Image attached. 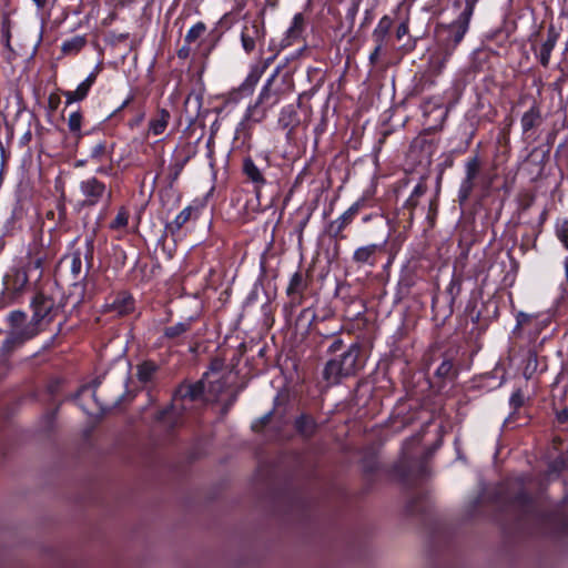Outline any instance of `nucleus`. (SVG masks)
Instances as JSON below:
<instances>
[{"instance_id": "nucleus-5", "label": "nucleus", "mask_w": 568, "mask_h": 568, "mask_svg": "<svg viewBox=\"0 0 568 568\" xmlns=\"http://www.w3.org/2000/svg\"><path fill=\"white\" fill-rule=\"evenodd\" d=\"M278 68L268 78L266 83L263 85L256 102L253 105H248L245 112V120L258 123L266 118L268 109L277 104L281 99V92L272 89V85L278 74Z\"/></svg>"}, {"instance_id": "nucleus-21", "label": "nucleus", "mask_w": 568, "mask_h": 568, "mask_svg": "<svg viewBox=\"0 0 568 568\" xmlns=\"http://www.w3.org/2000/svg\"><path fill=\"white\" fill-rule=\"evenodd\" d=\"M520 122L523 131L525 133L530 131L535 126L539 125L541 122V114L539 108L536 104H534L527 112L524 113Z\"/></svg>"}, {"instance_id": "nucleus-2", "label": "nucleus", "mask_w": 568, "mask_h": 568, "mask_svg": "<svg viewBox=\"0 0 568 568\" xmlns=\"http://www.w3.org/2000/svg\"><path fill=\"white\" fill-rule=\"evenodd\" d=\"M203 393V381H199L194 384L180 385L172 398L170 408L160 412L158 419L163 420L170 428L181 425L183 423V416L192 412L196 407V404L202 402Z\"/></svg>"}, {"instance_id": "nucleus-11", "label": "nucleus", "mask_w": 568, "mask_h": 568, "mask_svg": "<svg viewBox=\"0 0 568 568\" xmlns=\"http://www.w3.org/2000/svg\"><path fill=\"white\" fill-rule=\"evenodd\" d=\"M120 396L121 394H118L114 397H105L103 395L102 388L94 389L91 386H83L79 392V397L81 400H83L87 397L93 398L99 410L101 412L111 409L113 406H115L118 404Z\"/></svg>"}, {"instance_id": "nucleus-47", "label": "nucleus", "mask_w": 568, "mask_h": 568, "mask_svg": "<svg viewBox=\"0 0 568 568\" xmlns=\"http://www.w3.org/2000/svg\"><path fill=\"white\" fill-rule=\"evenodd\" d=\"M84 257L88 263H90L93 258V237H87L85 240V253Z\"/></svg>"}, {"instance_id": "nucleus-40", "label": "nucleus", "mask_w": 568, "mask_h": 568, "mask_svg": "<svg viewBox=\"0 0 568 568\" xmlns=\"http://www.w3.org/2000/svg\"><path fill=\"white\" fill-rule=\"evenodd\" d=\"M222 365H223V364H222V362H220V361H215V362H213V363H212L211 371H210V372H206V373L204 374V377H203L201 381H203V382L205 383V381H207V379L216 378V377H219V376L223 375V374L221 373Z\"/></svg>"}, {"instance_id": "nucleus-10", "label": "nucleus", "mask_w": 568, "mask_h": 568, "mask_svg": "<svg viewBox=\"0 0 568 568\" xmlns=\"http://www.w3.org/2000/svg\"><path fill=\"white\" fill-rule=\"evenodd\" d=\"M271 62V59H267L266 64L260 69L258 67L253 68L243 83L234 91L230 93V99L234 102H237L243 97H248L253 93L255 85L260 81L262 73L266 65Z\"/></svg>"}, {"instance_id": "nucleus-14", "label": "nucleus", "mask_w": 568, "mask_h": 568, "mask_svg": "<svg viewBox=\"0 0 568 568\" xmlns=\"http://www.w3.org/2000/svg\"><path fill=\"white\" fill-rule=\"evenodd\" d=\"M243 173L254 184L255 192L258 195L261 189L266 183L263 169L257 166L251 158H245L243 160Z\"/></svg>"}, {"instance_id": "nucleus-31", "label": "nucleus", "mask_w": 568, "mask_h": 568, "mask_svg": "<svg viewBox=\"0 0 568 568\" xmlns=\"http://www.w3.org/2000/svg\"><path fill=\"white\" fill-rule=\"evenodd\" d=\"M206 31V26L203 22H197L190 28L185 34L184 41L187 45L195 43Z\"/></svg>"}, {"instance_id": "nucleus-23", "label": "nucleus", "mask_w": 568, "mask_h": 568, "mask_svg": "<svg viewBox=\"0 0 568 568\" xmlns=\"http://www.w3.org/2000/svg\"><path fill=\"white\" fill-rule=\"evenodd\" d=\"M113 144L108 143L105 140L98 141L90 150V158L101 162L112 155Z\"/></svg>"}, {"instance_id": "nucleus-19", "label": "nucleus", "mask_w": 568, "mask_h": 568, "mask_svg": "<svg viewBox=\"0 0 568 568\" xmlns=\"http://www.w3.org/2000/svg\"><path fill=\"white\" fill-rule=\"evenodd\" d=\"M393 21L389 17L384 16L377 23L376 28L373 31V40L375 44L384 45L388 38L389 31L392 29Z\"/></svg>"}, {"instance_id": "nucleus-9", "label": "nucleus", "mask_w": 568, "mask_h": 568, "mask_svg": "<svg viewBox=\"0 0 568 568\" xmlns=\"http://www.w3.org/2000/svg\"><path fill=\"white\" fill-rule=\"evenodd\" d=\"M263 38L264 28L261 21L254 19L245 22L241 32V41L245 52L251 53L255 49L256 43L262 41Z\"/></svg>"}, {"instance_id": "nucleus-49", "label": "nucleus", "mask_w": 568, "mask_h": 568, "mask_svg": "<svg viewBox=\"0 0 568 568\" xmlns=\"http://www.w3.org/2000/svg\"><path fill=\"white\" fill-rule=\"evenodd\" d=\"M408 33V26L407 23L403 22L400 23L396 29V37L398 40H400L404 36Z\"/></svg>"}, {"instance_id": "nucleus-58", "label": "nucleus", "mask_w": 568, "mask_h": 568, "mask_svg": "<svg viewBox=\"0 0 568 568\" xmlns=\"http://www.w3.org/2000/svg\"><path fill=\"white\" fill-rule=\"evenodd\" d=\"M564 265H565L566 280L568 282V257L565 258Z\"/></svg>"}, {"instance_id": "nucleus-48", "label": "nucleus", "mask_w": 568, "mask_h": 568, "mask_svg": "<svg viewBox=\"0 0 568 568\" xmlns=\"http://www.w3.org/2000/svg\"><path fill=\"white\" fill-rule=\"evenodd\" d=\"M384 45L375 44L373 52L369 54V62L376 64L379 58V53Z\"/></svg>"}, {"instance_id": "nucleus-59", "label": "nucleus", "mask_w": 568, "mask_h": 568, "mask_svg": "<svg viewBox=\"0 0 568 568\" xmlns=\"http://www.w3.org/2000/svg\"><path fill=\"white\" fill-rule=\"evenodd\" d=\"M307 314H311L312 316H314V313L310 310V308H306L302 312V315H307Z\"/></svg>"}, {"instance_id": "nucleus-12", "label": "nucleus", "mask_w": 568, "mask_h": 568, "mask_svg": "<svg viewBox=\"0 0 568 568\" xmlns=\"http://www.w3.org/2000/svg\"><path fill=\"white\" fill-rule=\"evenodd\" d=\"M386 241L381 244H368L355 250L353 261L356 264L373 266L376 263V254L385 251Z\"/></svg>"}, {"instance_id": "nucleus-52", "label": "nucleus", "mask_w": 568, "mask_h": 568, "mask_svg": "<svg viewBox=\"0 0 568 568\" xmlns=\"http://www.w3.org/2000/svg\"><path fill=\"white\" fill-rule=\"evenodd\" d=\"M63 95L67 99V101H65L67 104H71V103L78 101V99H75L74 91H64Z\"/></svg>"}, {"instance_id": "nucleus-57", "label": "nucleus", "mask_w": 568, "mask_h": 568, "mask_svg": "<svg viewBox=\"0 0 568 568\" xmlns=\"http://www.w3.org/2000/svg\"><path fill=\"white\" fill-rule=\"evenodd\" d=\"M83 410H85L88 414H94L95 412L87 404H81Z\"/></svg>"}, {"instance_id": "nucleus-46", "label": "nucleus", "mask_w": 568, "mask_h": 568, "mask_svg": "<svg viewBox=\"0 0 568 568\" xmlns=\"http://www.w3.org/2000/svg\"><path fill=\"white\" fill-rule=\"evenodd\" d=\"M567 467V460L565 457L560 456L557 459L554 460V463L550 465V468L552 471L560 473Z\"/></svg>"}, {"instance_id": "nucleus-38", "label": "nucleus", "mask_w": 568, "mask_h": 568, "mask_svg": "<svg viewBox=\"0 0 568 568\" xmlns=\"http://www.w3.org/2000/svg\"><path fill=\"white\" fill-rule=\"evenodd\" d=\"M70 268H71L72 274L75 277L80 275L81 270H82V261H81V252L80 251H75L71 255Z\"/></svg>"}, {"instance_id": "nucleus-32", "label": "nucleus", "mask_w": 568, "mask_h": 568, "mask_svg": "<svg viewBox=\"0 0 568 568\" xmlns=\"http://www.w3.org/2000/svg\"><path fill=\"white\" fill-rule=\"evenodd\" d=\"M194 209L192 206H186L183 209L174 219V221L170 224V229L172 231H180L182 226L190 221Z\"/></svg>"}, {"instance_id": "nucleus-26", "label": "nucleus", "mask_w": 568, "mask_h": 568, "mask_svg": "<svg viewBox=\"0 0 568 568\" xmlns=\"http://www.w3.org/2000/svg\"><path fill=\"white\" fill-rule=\"evenodd\" d=\"M304 30V17L302 13H296L293 18L292 24L287 30L288 44L298 39Z\"/></svg>"}, {"instance_id": "nucleus-50", "label": "nucleus", "mask_w": 568, "mask_h": 568, "mask_svg": "<svg viewBox=\"0 0 568 568\" xmlns=\"http://www.w3.org/2000/svg\"><path fill=\"white\" fill-rule=\"evenodd\" d=\"M510 403L514 407H519L521 406L523 404V395L517 392V393H514L511 398H510Z\"/></svg>"}, {"instance_id": "nucleus-37", "label": "nucleus", "mask_w": 568, "mask_h": 568, "mask_svg": "<svg viewBox=\"0 0 568 568\" xmlns=\"http://www.w3.org/2000/svg\"><path fill=\"white\" fill-rule=\"evenodd\" d=\"M82 125V114L79 111L72 112L68 119V128L70 132L80 135Z\"/></svg>"}, {"instance_id": "nucleus-30", "label": "nucleus", "mask_w": 568, "mask_h": 568, "mask_svg": "<svg viewBox=\"0 0 568 568\" xmlns=\"http://www.w3.org/2000/svg\"><path fill=\"white\" fill-rule=\"evenodd\" d=\"M305 287L306 284L303 275L296 272L291 277L286 292L288 295L302 294Z\"/></svg>"}, {"instance_id": "nucleus-36", "label": "nucleus", "mask_w": 568, "mask_h": 568, "mask_svg": "<svg viewBox=\"0 0 568 568\" xmlns=\"http://www.w3.org/2000/svg\"><path fill=\"white\" fill-rule=\"evenodd\" d=\"M128 222L129 212L124 207H121L115 217L110 223V227L112 230H124L128 225Z\"/></svg>"}, {"instance_id": "nucleus-41", "label": "nucleus", "mask_w": 568, "mask_h": 568, "mask_svg": "<svg viewBox=\"0 0 568 568\" xmlns=\"http://www.w3.org/2000/svg\"><path fill=\"white\" fill-rule=\"evenodd\" d=\"M331 339H332V342H331V344H329V346L327 348V352L329 354H335V353H337V352H339V351H342L344 348L345 343H344V341L339 336L333 335L331 337Z\"/></svg>"}, {"instance_id": "nucleus-51", "label": "nucleus", "mask_w": 568, "mask_h": 568, "mask_svg": "<svg viewBox=\"0 0 568 568\" xmlns=\"http://www.w3.org/2000/svg\"><path fill=\"white\" fill-rule=\"evenodd\" d=\"M190 51H191L190 45H187V44L185 43V45H183V47L179 50L178 55H179L180 58H182V59H186V58L190 55Z\"/></svg>"}, {"instance_id": "nucleus-56", "label": "nucleus", "mask_w": 568, "mask_h": 568, "mask_svg": "<svg viewBox=\"0 0 568 568\" xmlns=\"http://www.w3.org/2000/svg\"><path fill=\"white\" fill-rule=\"evenodd\" d=\"M280 123L283 124V126H287L290 124L288 121H285V111L282 112V116L280 118Z\"/></svg>"}, {"instance_id": "nucleus-44", "label": "nucleus", "mask_w": 568, "mask_h": 568, "mask_svg": "<svg viewBox=\"0 0 568 568\" xmlns=\"http://www.w3.org/2000/svg\"><path fill=\"white\" fill-rule=\"evenodd\" d=\"M453 371V363L450 361H444L436 371V375L439 377H447Z\"/></svg>"}, {"instance_id": "nucleus-39", "label": "nucleus", "mask_w": 568, "mask_h": 568, "mask_svg": "<svg viewBox=\"0 0 568 568\" xmlns=\"http://www.w3.org/2000/svg\"><path fill=\"white\" fill-rule=\"evenodd\" d=\"M556 234L564 246L568 250V221H564L557 226Z\"/></svg>"}, {"instance_id": "nucleus-22", "label": "nucleus", "mask_w": 568, "mask_h": 568, "mask_svg": "<svg viewBox=\"0 0 568 568\" xmlns=\"http://www.w3.org/2000/svg\"><path fill=\"white\" fill-rule=\"evenodd\" d=\"M193 317L164 328V336L169 339H176L187 333L193 324Z\"/></svg>"}, {"instance_id": "nucleus-53", "label": "nucleus", "mask_w": 568, "mask_h": 568, "mask_svg": "<svg viewBox=\"0 0 568 568\" xmlns=\"http://www.w3.org/2000/svg\"><path fill=\"white\" fill-rule=\"evenodd\" d=\"M60 100L57 95H50L49 98V105L52 110H55L58 108Z\"/></svg>"}, {"instance_id": "nucleus-33", "label": "nucleus", "mask_w": 568, "mask_h": 568, "mask_svg": "<svg viewBox=\"0 0 568 568\" xmlns=\"http://www.w3.org/2000/svg\"><path fill=\"white\" fill-rule=\"evenodd\" d=\"M480 170V161L478 156H474L466 162V176L464 181L474 182Z\"/></svg>"}, {"instance_id": "nucleus-1", "label": "nucleus", "mask_w": 568, "mask_h": 568, "mask_svg": "<svg viewBox=\"0 0 568 568\" xmlns=\"http://www.w3.org/2000/svg\"><path fill=\"white\" fill-rule=\"evenodd\" d=\"M33 315L31 321L23 327H20V323L24 321V313L13 312L10 315V320L13 324V328L9 336L4 339L1 352L8 354L16 347L23 344L26 341L34 337L45 325H48L55 313L58 312L57 303L51 295L45 292H39L31 302Z\"/></svg>"}, {"instance_id": "nucleus-35", "label": "nucleus", "mask_w": 568, "mask_h": 568, "mask_svg": "<svg viewBox=\"0 0 568 568\" xmlns=\"http://www.w3.org/2000/svg\"><path fill=\"white\" fill-rule=\"evenodd\" d=\"M477 2L478 0H455L454 4L458 8H462V11L458 16L470 20Z\"/></svg>"}, {"instance_id": "nucleus-43", "label": "nucleus", "mask_w": 568, "mask_h": 568, "mask_svg": "<svg viewBox=\"0 0 568 568\" xmlns=\"http://www.w3.org/2000/svg\"><path fill=\"white\" fill-rule=\"evenodd\" d=\"M473 189H474V182L463 181L460 189H459L460 201H466L468 199V196L470 195Z\"/></svg>"}, {"instance_id": "nucleus-13", "label": "nucleus", "mask_w": 568, "mask_h": 568, "mask_svg": "<svg viewBox=\"0 0 568 568\" xmlns=\"http://www.w3.org/2000/svg\"><path fill=\"white\" fill-rule=\"evenodd\" d=\"M362 206H363V201L355 202L338 219H336L335 221H333L331 223L329 227L335 237L344 239V235H342V232L344 231V229L346 226H348L353 222L354 217L358 214Z\"/></svg>"}, {"instance_id": "nucleus-29", "label": "nucleus", "mask_w": 568, "mask_h": 568, "mask_svg": "<svg viewBox=\"0 0 568 568\" xmlns=\"http://www.w3.org/2000/svg\"><path fill=\"white\" fill-rule=\"evenodd\" d=\"M226 384V377L221 375L216 378L205 381V388L207 387V392L214 397H219L223 393Z\"/></svg>"}, {"instance_id": "nucleus-24", "label": "nucleus", "mask_w": 568, "mask_h": 568, "mask_svg": "<svg viewBox=\"0 0 568 568\" xmlns=\"http://www.w3.org/2000/svg\"><path fill=\"white\" fill-rule=\"evenodd\" d=\"M85 44L87 39L84 36H75L62 43L61 51L67 55H73L79 53Z\"/></svg>"}, {"instance_id": "nucleus-16", "label": "nucleus", "mask_w": 568, "mask_h": 568, "mask_svg": "<svg viewBox=\"0 0 568 568\" xmlns=\"http://www.w3.org/2000/svg\"><path fill=\"white\" fill-rule=\"evenodd\" d=\"M558 33L554 29H549L547 39L542 42L539 51V61L542 67L547 68L550 61L551 52L556 45Z\"/></svg>"}, {"instance_id": "nucleus-55", "label": "nucleus", "mask_w": 568, "mask_h": 568, "mask_svg": "<svg viewBox=\"0 0 568 568\" xmlns=\"http://www.w3.org/2000/svg\"><path fill=\"white\" fill-rule=\"evenodd\" d=\"M53 417H54V413H53V412H52V413H50V414L45 417V419H47V424H48V425H47V428H49V427L51 426Z\"/></svg>"}, {"instance_id": "nucleus-45", "label": "nucleus", "mask_w": 568, "mask_h": 568, "mask_svg": "<svg viewBox=\"0 0 568 568\" xmlns=\"http://www.w3.org/2000/svg\"><path fill=\"white\" fill-rule=\"evenodd\" d=\"M186 161H187V159H184L182 161L175 162L172 165V168H171V170H172V181L178 180V178H179L180 173L182 172Z\"/></svg>"}, {"instance_id": "nucleus-6", "label": "nucleus", "mask_w": 568, "mask_h": 568, "mask_svg": "<svg viewBox=\"0 0 568 568\" xmlns=\"http://www.w3.org/2000/svg\"><path fill=\"white\" fill-rule=\"evenodd\" d=\"M80 197L77 201L75 209L82 210L84 207H92L98 205L101 201L111 199V190L98 180L95 176H90L79 184Z\"/></svg>"}, {"instance_id": "nucleus-18", "label": "nucleus", "mask_w": 568, "mask_h": 568, "mask_svg": "<svg viewBox=\"0 0 568 568\" xmlns=\"http://www.w3.org/2000/svg\"><path fill=\"white\" fill-rule=\"evenodd\" d=\"M159 371V366L152 361H144L136 366V378L142 384L153 382Z\"/></svg>"}, {"instance_id": "nucleus-4", "label": "nucleus", "mask_w": 568, "mask_h": 568, "mask_svg": "<svg viewBox=\"0 0 568 568\" xmlns=\"http://www.w3.org/2000/svg\"><path fill=\"white\" fill-rule=\"evenodd\" d=\"M535 483L530 477H517L507 483V499L511 509L521 516L534 515L536 500L530 496Z\"/></svg>"}, {"instance_id": "nucleus-15", "label": "nucleus", "mask_w": 568, "mask_h": 568, "mask_svg": "<svg viewBox=\"0 0 568 568\" xmlns=\"http://www.w3.org/2000/svg\"><path fill=\"white\" fill-rule=\"evenodd\" d=\"M32 280L33 278L31 277L30 273H28V271H26L23 267L16 268L11 274L7 275L6 285L8 290L17 293L21 292Z\"/></svg>"}, {"instance_id": "nucleus-25", "label": "nucleus", "mask_w": 568, "mask_h": 568, "mask_svg": "<svg viewBox=\"0 0 568 568\" xmlns=\"http://www.w3.org/2000/svg\"><path fill=\"white\" fill-rule=\"evenodd\" d=\"M108 307L118 315H124L133 308V302L131 297L118 296Z\"/></svg>"}, {"instance_id": "nucleus-27", "label": "nucleus", "mask_w": 568, "mask_h": 568, "mask_svg": "<svg viewBox=\"0 0 568 568\" xmlns=\"http://www.w3.org/2000/svg\"><path fill=\"white\" fill-rule=\"evenodd\" d=\"M97 71L91 72L84 81H82L74 90V95L78 101H82L87 98L91 87L97 80Z\"/></svg>"}, {"instance_id": "nucleus-7", "label": "nucleus", "mask_w": 568, "mask_h": 568, "mask_svg": "<svg viewBox=\"0 0 568 568\" xmlns=\"http://www.w3.org/2000/svg\"><path fill=\"white\" fill-rule=\"evenodd\" d=\"M469 21V19L458 16L450 24L440 27L437 31L440 47L454 52L468 31Z\"/></svg>"}, {"instance_id": "nucleus-17", "label": "nucleus", "mask_w": 568, "mask_h": 568, "mask_svg": "<svg viewBox=\"0 0 568 568\" xmlns=\"http://www.w3.org/2000/svg\"><path fill=\"white\" fill-rule=\"evenodd\" d=\"M453 54L452 51L440 47L439 50L432 55L429 61V71L433 75H439L443 70L445 69V65Z\"/></svg>"}, {"instance_id": "nucleus-34", "label": "nucleus", "mask_w": 568, "mask_h": 568, "mask_svg": "<svg viewBox=\"0 0 568 568\" xmlns=\"http://www.w3.org/2000/svg\"><path fill=\"white\" fill-rule=\"evenodd\" d=\"M426 191H427V186H426V184H425V183H418V184L414 187V190H413V192H412L410 196L407 199V201H406L405 205H406L408 209H410V210H413L414 207H416V206H417V204H418V200H419V197H420V196H423V195L426 193Z\"/></svg>"}, {"instance_id": "nucleus-3", "label": "nucleus", "mask_w": 568, "mask_h": 568, "mask_svg": "<svg viewBox=\"0 0 568 568\" xmlns=\"http://www.w3.org/2000/svg\"><path fill=\"white\" fill-rule=\"evenodd\" d=\"M365 365L362 345L352 343L338 356L329 359L323 369V378L329 385H336L342 379L355 376Z\"/></svg>"}, {"instance_id": "nucleus-54", "label": "nucleus", "mask_w": 568, "mask_h": 568, "mask_svg": "<svg viewBox=\"0 0 568 568\" xmlns=\"http://www.w3.org/2000/svg\"><path fill=\"white\" fill-rule=\"evenodd\" d=\"M32 1L37 6L38 9H43L48 3V0H32Z\"/></svg>"}, {"instance_id": "nucleus-28", "label": "nucleus", "mask_w": 568, "mask_h": 568, "mask_svg": "<svg viewBox=\"0 0 568 568\" xmlns=\"http://www.w3.org/2000/svg\"><path fill=\"white\" fill-rule=\"evenodd\" d=\"M296 429L303 436H311L315 432V422L312 417L302 415L295 422Z\"/></svg>"}, {"instance_id": "nucleus-8", "label": "nucleus", "mask_w": 568, "mask_h": 568, "mask_svg": "<svg viewBox=\"0 0 568 568\" xmlns=\"http://www.w3.org/2000/svg\"><path fill=\"white\" fill-rule=\"evenodd\" d=\"M50 257V252L44 247V245L34 240L29 245L27 262L23 266L28 273H30L33 281H38L42 276V266L43 263Z\"/></svg>"}, {"instance_id": "nucleus-42", "label": "nucleus", "mask_w": 568, "mask_h": 568, "mask_svg": "<svg viewBox=\"0 0 568 568\" xmlns=\"http://www.w3.org/2000/svg\"><path fill=\"white\" fill-rule=\"evenodd\" d=\"M473 189H474V182L463 181L460 189H459L460 201H466L468 199V196L470 195Z\"/></svg>"}, {"instance_id": "nucleus-20", "label": "nucleus", "mask_w": 568, "mask_h": 568, "mask_svg": "<svg viewBox=\"0 0 568 568\" xmlns=\"http://www.w3.org/2000/svg\"><path fill=\"white\" fill-rule=\"evenodd\" d=\"M169 120H170L169 111L165 109H161L158 112L156 116L153 118L152 120H150L149 132L152 133L153 135L162 134L169 124Z\"/></svg>"}]
</instances>
